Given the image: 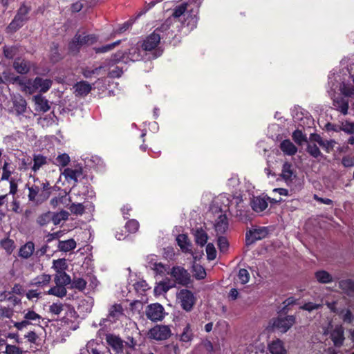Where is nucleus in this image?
<instances>
[{"instance_id": "obj_1", "label": "nucleus", "mask_w": 354, "mask_h": 354, "mask_svg": "<svg viewBox=\"0 0 354 354\" xmlns=\"http://www.w3.org/2000/svg\"><path fill=\"white\" fill-rule=\"evenodd\" d=\"M339 74L330 73L328 76V93L333 97V106L344 115L348 114V99H354V87L342 82Z\"/></svg>"}, {"instance_id": "obj_2", "label": "nucleus", "mask_w": 354, "mask_h": 354, "mask_svg": "<svg viewBox=\"0 0 354 354\" xmlns=\"http://www.w3.org/2000/svg\"><path fill=\"white\" fill-rule=\"evenodd\" d=\"M176 301L183 310L189 312L192 310L196 298L191 290L183 288L176 293Z\"/></svg>"}, {"instance_id": "obj_3", "label": "nucleus", "mask_w": 354, "mask_h": 354, "mask_svg": "<svg viewBox=\"0 0 354 354\" xmlns=\"http://www.w3.org/2000/svg\"><path fill=\"white\" fill-rule=\"evenodd\" d=\"M5 79L8 83L17 84L20 90L26 93L32 94L37 92L34 80H31L26 77L15 75L8 77H5Z\"/></svg>"}, {"instance_id": "obj_4", "label": "nucleus", "mask_w": 354, "mask_h": 354, "mask_svg": "<svg viewBox=\"0 0 354 354\" xmlns=\"http://www.w3.org/2000/svg\"><path fill=\"white\" fill-rule=\"evenodd\" d=\"M97 41L94 35L77 34L73 41L69 44V50L72 53H76L84 45H91Z\"/></svg>"}, {"instance_id": "obj_5", "label": "nucleus", "mask_w": 354, "mask_h": 354, "mask_svg": "<svg viewBox=\"0 0 354 354\" xmlns=\"http://www.w3.org/2000/svg\"><path fill=\"white\" fill-rule=\"evenodd\" d=\"M167 274L174 279L172 281L175 283L187 286L190 283V274L183 267L174 266Z\"/></svg>"}, {"instance_id": "obj_6", "label": "nucleus", "mask_w": 354, "mask_h": 354, "mask_svg": "<svg viewBox=\"0 0 354 354\" xmlns=\"http://www.w3.org/2000/svg\"><path fill=\"white\" fill-rule=\"evenodd\" d=\"M169 28L167 24H163L160 28H156L153 32L149 35L142 43V48L145 50H151L154 49L160 43L162 35L160 32Z\"/></svg>"}, {"instance_id": "obj_7", "label": "nucleus", "mask_w": 354, "mask_h": 354, "mask_svg": "<svg viewBox=\"0 0 354 354\" xmlns=\"http://www.w3.org/2000/svg\"><path fill=\"white\" fill-rule=\"evenodd\" d=\"M29 11L30 8L28 6L24 4L21 5L14 19L9 24L8 27V30L11 32H14L21 28L27 20V15Z\"/></svg>"}, {"instance_id": "obj_8", "label": "nucleus", "mask_w": 354, "mask_h": 354, "mask_svg": "<svg viewBox=\"0 0 354 354\" xmlns=\"http://www.w3.org/2000/svg\"><path fill=\"white\" fill-rule=\"evenodd\" d=\"M295 322V317L292 315L279 317L272 320V328L281 332H287Z\"/></svg>"}, {"instance_id": "obj_9", "label": "nucleus", "mask_w": 354, "mask_h": 354, "mask_svg": "<svg viewBox=\"0 0 354 354\" xmlns=\"http://www.w3.org/2000/svg\"><path fill=\"white\" fill-rule=\"evenodd\" d=\"M145 314L147 317L153 322L161 321L165 315L163 306L158 303L147 306Z\"/></svg>"}, {"instance_id": "obj_10", "label": "nucleus", "mask_w": 354, "mask_h": 354, "mask_svg": "<svg viewBox=\"0 0 354 354\" xmlns=\"http://www.w3.org/2000/svg\"><path fill=\"white\" fill-rule=\"evenodd\" d=\"M330 333V337L335 346H340L342 345L344 336V328L340 325H336L333 326L330 325L329 327L324 330V334L327 335Z\"/></svg>"}, {"instance_id": "obj_11", "label": "nucleus", "mask_w": 354, "mask_h": 354, "mask_svg": "<svg viewBox=\"0 0 354 354\" xmlns=\"http://www.w3.org/2000/svg\"><path fill=\"white\" fill-rule=\"evenodd\" d=\"M171 334L170 329L167 326H156L149 330L148 336L156 340L167 339Z\"/></svg>"}, {"instance_id": "obj_12", "label": "nucleus", "mask_w": 354, "mask_h": 354, "mask_svg": "<svg viewBox=\"0 0 354 354\" xmlns=\"http://www.w3.org/2000/svg\"><path fill=\"white\" fill-rule=\"evenodd\" d=\"M28 197L30 201L39 204L48 199L46 194L43 193L41 189H39V185L37 184V180H35L33 185L28 187Z\"/></svg>"}, {"instance_id": "obj_13", "label": "nucleus", "mask_w": 354, "mask_h": 354, "mask_svg": "<svg viewBox=\"0 0 354 354\" xmlns=\"http://www.w3.org/2000/svg\"><path fill=\"white\" fill-rule=\"evenodd\" d=\"M268 234V230L266 227H259L250 230L246 234L247 244H252L258 240L263 239Z\"/></svg>"}, {"instance_id": "obj_14", "label": "nucleus", "mask_w": 354, "mask_h": 354, "mask_svg": "<svg viewBox=\"0 0 354 354\" xmlns=\"http://www.w3.org/2000/svg\"><path fill=\"white\" fill-rule=\"evenodd\" d=\"M228 220L225 214H221L218 216L214 222V230L216 235H221L224 234L228 229Z\"/></svg>"}, {"instance_id": "obj_15", "label": "nucleus", "mask_w": 354, "mask_h": 354, "mask_svg": "<svg viewBox=\"0 0 354 354\" xmlns=\"http://www.w3.org/2000/svg\"><path fill=\"white\" fill-rule=\"evenodd\" d=\"M107 344L118 353L123 351V341L118 336L108 334L106 335Z\"/></svg>"}, {"instance_id": "obj_16", "label": "nucleus", "mask_w": 354, "mask_h": 354, "mask_svg": "<svg viewBox=\"0 0 354 354\" xmlns=\"http://www.w3.org/2000/svg\"><path fill=\"white\" fill-rule=\"evenodd\" d=\"M13 109L17 115L24 114L27 109L26 101L19 95L12 97Z\"/></svg>"}, {"instance_id": "obj_17", "label": "nucleus", "mask_w": 354, "mask_h": 354, "mask_svg": "<svg viewBox=\"0 0 354 354\" xmlns=\"http://www.w3.org/2000/svg\"><path fill=\"white\" fill-rule=\"evenodd\" d=\"M232 196L227 195V194H221L220 195L216 201H215L217 205H219L220 211L223 212H225L227 211H231L232 205H231V200Z\"/></svg>"}, {"instance_id": "obj_18", "label": "nucleus", "mask_w": 354, "mask_h": 354, "mask_svg": "<svg viewBox=\"0 0 354 354\" xmlns=\"http://www.w3.org/2000/svg\"><path fill=\"white\" fill-rule=\"evenodd\" d=\"M62 174L68 182L73 181L74 183H76L78 179L82 177V171L81 168H66Z\"/></svg>"}, {"instance_id": "obj_19", "label": "nucleus", "mask_w": 354, "mask_h": 354, "mask_svg": "<svg viewBox=\"0 0 354 354\" xmlns=\"http://www.w3.org/2000/svg\"><path fill=\"white\" fill-rule=\"evenodd\" d=\"M34 81L36 86V91L41 93L47 92L52 86V80L50 79L37 77Z\"/></svg>"}, {"instance_id": "obj_20", "label": "nucleus", "mask_w": 354, "mask_h": 354, "mask_svg": "<svg viewBox=\"0 0 354 354\" xmlns=\"http://www.w3.org/2000/svg\"><path fill=\"white\" fill-rule=\"evenodd\" d=\"M281 176L287 184L292 183L296 178V174L292 169V165L288 162L283 164Z\"/></svg>"}, {"instance_id": "obj_21", "label": "nucleus", "mask_w": 354, "mask_h": 354, "mask_svg": "<svg viewBox=\"0 0 354 354\" xmlns=\"http://www.w3.org/2000/svg\"><path fill=\"white\" fill-rule=\"evenodd\" d=\"M268 350L271 354H286L283 342L279 339L272 341L268 344Z\"/></svg>"}, {"instance_id": "obj_22", "label": "nucleus", "mask_w": 354, "mask_h": 354, "mask_svg": "<svg viewBox=\"0 0 354 354\" xmlns=\"http://www.w3.org/2000/svg\"><path fill=\"white\" fill-rule=\"evenodd\" d=\"M33 100L35 104V110L37 111L46 112L50 108L48 101L40 95L35 96Z\"/></svg>"}, {"instance_id": "obj_23", "label": "nucleus", "mask_w": 354, "mask_h": 354, "mask_svg": "<svg viewBox=\"0 0 354 354\" xmlns=\"http://www.w3.org/2000/svg\"><path fill=\"white\" fill-rule=\"evenodd\" d=\"M175 286V283L167 279L160 281L154 288V292L156 295H162L166 293L169 289Z\"/></svg>"}, {"instance_id": "obj_24", "label": "nucleus", "mask_w": 354, "mask_h": 354, "mask_svg": "<svg viewBox=\"0 0 354 354\" xmlns=\"http://www.w3.org/2000/svg\"><path fill=\"white\" fill-rule=\"evenodd\" d=\"M193 234L195 238V241L198 245L203 247L207 243L208 235L203 229L201 227H197L193 230Z\"/></svg>"}, {"instance_id": "obj_25", "label": "nucleus", "mask_w": 354, "mask_h": 354, "mask_svg": "<svg viewBox=\"0 0 354 354\" xmlns=\"http://www.w3.org/2000/svg\"><path fill=\"white\" fill-rule=\"evenodd\" d=\"M75 93L76 95L85 96L92 88L91 85L85 81H81L74 86Z\"/></svg>"}, {"instance_id": "obj_26", "label": "nucleus", "mask_w": 354, "mask_h": 354, "mask_svg": "<svg viewBox=\"0 0 354 354\" xmlns=\"http://www.w3.org/2000/svg\"><path fill=\"white\" fill-rule=\"evenodd\" d=\"M123 315V308L120 304H114L109 310V318L111 322H115Z\"/></svg>"}, {"instance_id": "obj_27", "label": "nucleus", "mask_w": 354, "mask_h": 354, "mask_svg": "<svg viewBox=\"0 0 354 354\" xmlns=\"http://www.w3.org/2000/svg\"><path fill=\"white\" fill-rule=\"evenodd\" d=\"M13 67L17 73L26 74L30 71V65L28 61L17 59L14 62Z\"/></svg>"}, {"instance_id": "obj_28", "label": "nucleus", "mask_w": 354, "mask_h": 354, "mask_svg": "<svg viewBox=\"0 0 354 354\" xmlns=\"http://www.w3.org/2000/svg\"><path fill=\"white\" fill-rule=\"evenodd\" d=\"M231 205H232V209L231 211H233V209L236 210V216H241L242 212L243 211V201L241 196H234L232 198L231 200Z\"/></svg>"}, {"instance_id": "obj_29", "label": "nucleus", "mask_w": 354, "mask_h": 354, "mask_svg": "<svg viewBox=\"0 0 354 354\" xmlns=\"http://www.w3.org/2000/svg\"><path fill=\"white\" fill-rule=\"evenodd\" d=\"M280 149L284 153L288 156L295 155L297 151V148L289 140L282 141L280 145Z\"/></svg>"}, {"instance_id": "obj_30", "label": "nucleus", "mask_w": 354, "mask_h": 354, "mask_svg": "<svg viewBox=\"0 0 354 354\" xmlns=\"http://www.w3.org/2000/svg\"><path fill=\"white\" fill-rule=\"evenodd\" d=\"M251 205L254 211L261 212L267 208L268 203L263 198L256 197L252 199Z\"/></svg>"}, {"instance_id": "obj_31", "label": "nucleus", "mask_w": 354, "mask_h": 354, "mask_svg": "<svg viewBox=\"0 0 354 354\" xmlns=\"http://www.w3.org/2000/svg\"><path fill=\"white\" fill-rule=\"evenodd\" d=\"M50 280L51 275L42 274L34 278L31 281V284L38 287H45L48 285Z\"/></svg>"}, {"instance_id": "obj_32", "label": "nucleus", "mask_w": 354, "mask_h": 354, "mask_svg": "<svg viewBox=\"0 0 354 354\" xmlns=\"http://www.w3.org/2000/svg\"><path fill=\"white\" fill-rule=\"evenodd\" d=\"M176 241L183 252H191L190 243L187 235L184 234H179L176 238Z\"/></svg>"}, {"instance_id": "obj_33", "label": "nucleus", "mask_w": 354, "mask_h": 354, "mask_svg": "<svg viewBox=\"0 0 354 354\" xmlns=\"http://www.w3.org/2000/svg\"><path fill=\"white\" fill-rule=\"evenodd\" d=\"M34 250V243L32 242H28L20 248L19 254L22 258L28 259L32 254Z\"/></svg>"}, {"instance_id": "obj_34", "label": "nucleus", "mask_w": 354, "mask_h": 354, "mask_svg": "<svg viewBox=\"0 0 354 354\" xmlns=\"http://www.w3.org/2000/svg\"><path fill=\"white\" fill-rule=\"evenodd\" d=\"M55 284L66 286L71 283V279L68 274L66 272L56 273L54 277Z\"/></svg>"}, {"instance_id": "obj_35", "label": "nucleus", "mask_w": 354, "mask_h": 354, "mask_svg": "<svg viewBox=\"0 0 354 354\" xmlns=\"http://www.w3.org/2000/svg\"><path fill=\"white\" fill-rule=\"evenodd\" d=\"M57 247L60 251L69 252L76 248V242L73 239L59 241Z\"/></svg>"}, {"instance_id": "obj_36", "label": "nucleus", "mask_w": 354, "mask_h": 354, "mask_svg": "<svg viewBox=\"0 0 354 354\" xmlns=\"http://www.w3.org/2000/svg\"><path fill=\"white\" fill-rule=\"evenodd\" d=\"M315 278L322 283H328L333 281V277L325 270H319L315 272Z\"/></svg>"}, {"instance_id": "obj_37", "label": "nucleus", "mask_w": 354, "mask_h": 354, "mask_svg": "<svg viewBox=\"0 0 354 354\" xmlns=\"http://www.w3.org/2000/svg\"><path fill=\"white\" fill-rule=\"evenodd\" d=\"M339 287L348 295H354V282L350 279L342 280L339 283Z\"/></svg>"}, {"instance_id": "obj_38", "label": "nucleus", "mask_w": 354, "mask_h": 354, "mask_svg": "<svg viewBox=\"0 0 354 354\" xmlns=\"http://www.w3.org/2000/svg\"><path fill=\"white\" fill-rule=\"evenodd\" d=\"M67 291L65 286L62 285H57L50 288L47 294L54 295L58 297H63L66 295Z\"/></svg>"}, {"instance_id": "obj_39", "label": "nucleus", "mask_w": 354, "mask_h": 354, "mask_svg": "<svg viewBox=\"0 0 354 354\" xmlns=\"http://www.w3.org/2000/svg\"><path fill=\"white\" fill-rule=\"evenodd\" d=\"M68 265L65 259L53 260L52 268L56 273L63 272L67 269Z\"/></svg>"}, {"instance_id": "obj_40", "label": "nucleus", "mask_w": 354, "mask_h": 354, "mask_svg": "<svg viewBox=\"0 0 354 354\" xmlns=\"http://www.w3.org/2000/svg\"><path fill=\"white\" fill-rule=\"evenodd\" d=\"M53 218V212H47L39 215L37 219V223L40 226L46 225L48 223L52 221Z\"/></svg>"}, {"instance_id": "obj_41", "label": "nucleus", "mask_w": 354, "mask_h": 354, "mask_svg": "<svg viewBox=\"0 0 354 354\" xmlns=\"http://www.w3.org/2000/svg\"><path fill=\"white\" fill-rule=\"evenodd\" d=\"M192 272L194 276L197 279H204L206 276V272L205 269L198 264L194 263L192 266Z\"/></svg>"}, {"instance_id": "obj_42", "label": "nucleus", "mask_w": 354, "mask_h": 354, "mask_svg": "<svg viewBox=\"0 0 354 354\" xmlns=\"http://www.w3.org/2000/svg\"><path fill=\"white\" fill-rule=\"evenodd\" d=\"M34 164L32 167V169L34 171H37L39 170L46 163V158L41 155H37L34 156Z\"/></svg>"}, {"instance_id": "obj_43", "label": "nucleus", "mask_w": 354, "mask_h": 354, "mask_svg": "<svg viewBox=\"0 0 354 354\" xmlns=\"http://www.w3.org/2000/svg\"><path fill=\"white\" fill-rule=\"evenodd\" d=\"M24 318L26 321H28L29 324H32V322L35 324L39 323L40 319H41L39 315L32 310H28L26 313H25Z\"/></svg>"}, {"instance_id": "obj_44", "label": "nucleus", "mask_w": 354, "mask_h": 354, "mask_svg": "<svg viewBox=\"0 0 354 354\" xmlns=\"http://www.w3.org/2000/svg\"><path fill=\"white\" fill-rule=\"evenodd\" d=\"M141 58L140 50L138 47H132L129 49L127 59L132 62L140 60Z\"/></svg>"}, {"instance_id": "obj_45", "label": "nucleus", "mask_w": 354, "mask_h": 354, "mask_svg": "<svg viewBox=\"0 0 354 354\" xmlns=\"http://www.w3.org/2000/svg\"><path fill=\"white\" fill-rule=\"evenodd\" d=\"M68 217V213L66 211H61L57 214L53 213L52 221L55 225H58L62 221H65Z\"/></svg>"}, {"instance_id": "obj_46", "label": "nucleus", "mask_w": 354, "mask_h": 354, "mask_svg": "<svg viewBox=\"0 0 354 354\" xmlns=\"http://www.w3.org/2000/svg\"><path fill=\"white\" fill-rule=\"evenodd\" d=\"M193 337L192 331L190 328L189 324H187L184 330L183 333L180 335V341L183 342H189L192 340Z\"/></svg>"}, {"instance_id": "obj_47", "label": "nucleus", "mask_w": 354, "mask_h": 354, "mask_svg": "<svg viewBox=\"0 0 354 354\" xmlns=\"http://www.w3.org/2000/svg\"><path fill=\"white\" fill-rule=\"evenodd\" d=\"M341 131L347 134H353L354 133V123L348 120L343 121L340 123Z\"/></svg>"}, {"instance_id": "obj_48", "label": "nucleus", "mask_w": 354, "mask_h": 354, "mask_svg": "<svg viewBox=\"0 0 354 354\" xmlns=\"http://www.w3.org/2000/svg\"><path fill=\"white\" fill-rule=\"evenodd\" d=\"M69 162L70 157L67 153L59 154L55 159V164L59 167H66Z\"/></svg>"}, {"instance_id": "obj_49", "label": "nucleus", "mask_w": 354, "mask_h": 354, "mask_svg": "<svg viewBox=\"0 0 354 354\" xmlns=\"http://www.w3.org/2000/svg\"><path fill=\"white\" fill-rule=\"evenodd\" d=\"M120 44V40L116 41L112 44L105 45L100 48H95V50L97 53H104L113 50L115 46Z\"/></svg>"}, {"instance_id": "obj_50", "label": "nucleus", "mask_w": 354, "mask_h": 354, "mask_svg": "<svg viewBox=\"0 0 354 354\" xmlns=\"http://www.w3.org/2000/svg\"><path fill=\"white\" fill-rule=\"evenodd\" d=\"M36 180L39 189L43 193L46 194V198H48L51 194L50 183L48 181L40 182L37 179Z\"/></svg>"}, {"instance_id": "obj_51", "label": "nucleus", "mask_w": 354, "mask_h": 354, "mask_svg": "<svg viewBox=\"0 0 354 354\" xmlns=\"http://www.w3.org/2000/svg\"><path fill=\"white\" fill-rule=\"evenodd\" d=\"M86 286V281L82 278H74L72 282V287L73 288L78 289L79 290H83L85 289Z\"/></svg>"}, {"instance_id": "obj_52", "label": "nucleus", "mask_w": 354, "mask_h": 354, "mask_svg": "<svg viewBox=\"0 0 354 354\" xmlns=\"http://www.w3.org/2000/svg\"><path fill=\"white\" fill-rule=\"evenodd\" d=\"M292 138L295 142L299 145L306 141V136L299 130H296L292 133Z\"/></svg>"}, {"instance_id": "obj_53", "label": "nucleus", "mask_w": 354, "mask_h": 354, "mask_svg": "<svg viewBox=\"0 0 354 354\" xmlns=\"http://www.w3.org/2000/svg\"><path fill=\"white\" fill-rule=\"evenodd\" d=\"M153 270L159 274H167L171 269L165 266L161 263H156L153 264Z\"/></svg>"}, {"instance_id": "obj_54", "label": "nucleus", "mask_w": 354, "mask_h": 354, "mask_svg": "<svg viewBox=\"0 0 354 354\" xmlns=\"http://www.w3.org/2000/svg\"><path fill=\"white\" fill-rule=\"evenodd\" d=\"M218 246L221 252H225L227 251L229 244L227 239L221 235L218 236Z\"/></svg>"}, {"instance_id": "obj_55", "label": "nucleus", "mask_w": 354, "mask_h": 354, "mask_svg": "<svg viewBox=\"0 0 354 354\" xmlns=\"http://www.w3.org/2000/svg\"><path fill=\"white\" fill-rule=\"evenodd\" d=\"M207 257L209 260H214L216 257V251L213 243H208L206 246Z\"/></svg>"}, {"instance_id": "obj_56", "label": "nucleus", "mask_w": 354, "mask_h": 354, "mask_svg": "<svg viewBox=\"0 0 354 354\" xmlns=\"http://www.w3.org/2000/svg\"><path fill=\"white\" fill-rule=\"evenodd\" d=\"M85 207L82 203H73L70 207V210L75 214H82L84 212Z\"/></svg>"}, {"instance_id": "obj_57", "label": "nucleus", "mask_w": 354, "mask_h": 354, "mask_svg": "<svg viewBox=\"0 0 354 354\" xmlns=\"http://www.w3.org/2000/svg\"><path fill=\"white\" fill-rule=\"evenodd\" d=\"M322 306V304H315L313 302H308L304 304L300 307L301 309L311 312L314 310H317Z\"/></svg>"}, {"instance_id": "obj_58", "label": "nucleus", "mask_w": 354, "mask_h": 354, "mask_svg": "<svg viewBox=\"0 0 354 354\" xmlns=\"http://www.w3.org/2000/svg\"><path fill=\"white\" fill-rule=\"evenodd\" d=\"M307 151L314 158H317L322 154L319 148L315 144H308Z\"/></svg>"}, {"instance_id": "obj_59", "label": "nucleus", "mask_w": 354, "mask_h": 354, "mask_svg": "<svg viewBox=\"0 0 354 354\" xmlns=\"http://www.w3.org/2000/svg\"><path fill=\"white\" fill-rule=\"evenodd\" d=\"M238 277L242 284L247 283L250 279L248 271L245 269H241L239 272Z\"/></svg>"}, {"instance_id": "obj_60", "label": "nucleus", "mask_w": 354, "mask_h": 354, "mask_svg": "<svg viewBox=\"0 0 354 354\" xmlns=\"http://www.w3.org/2000/svg\"><path fill=\"white\" fill-rule=\"evenodd\" d=\"M11 174L12 171L9 169V163L5 162L2 167L1 180H8Z\"/></svg>"}, {"instance_id": "obj_61", "label": "nucleus", "mask_w": 354, "mask_h": 354, "mask_svg": "<svg viewBox=\"0 0 354 354\" xmlns=\"http://www.w3.org/2000/svg\"><path fill=\"white\" fill-rule=\"evenodd\" d=\"M103 66H99L94 69H90V68H85L83 71V75L86 78H90L93 75H99L100 71L103 68Z\"/></svg>"}, {"instance_id": "obj_62", "label": "nucleus", "mask_w": 354, "mask_h": 354, "mask_svg": "<svg viewBox=\"0 0 354 354\" xmlns=\"http://www.w3.org/2000/svg\"><path fill=\"white\" fill-rule=\"evenodd\" d=\"M139 227V223L136 220H130L126 224V228L131 233L136 232Z\"/></svg>"}, {"instance_id": "obj_63", "label": "nucleus", "mask_w": 354, "mask_h": 354, "mask_svg": "<svg viewBox=\"0 0 354 354\" xmlns=\"http://www.w3.org/2000/svg\"><path fill=\"white\" fill-rule=\"evenodd\" d=\"M5 353L6 354H22L23 351L15 345H6Z\"/></svg>"}, {"instance_id": "obj_64", "label": "nucleus", "mask_w": 354, "mask_h": 354, "mask_svg": "<svg viewBox=\"0 0 354 354\" xmlns=\"http://www.w3.org/2000/svg\"><path fill=\"white\" fill-rule=\"evenodd\" d=\"M63 310V305L61 303H54L50 306V312L58 315Z\"/></svg>"}]
</instances>
